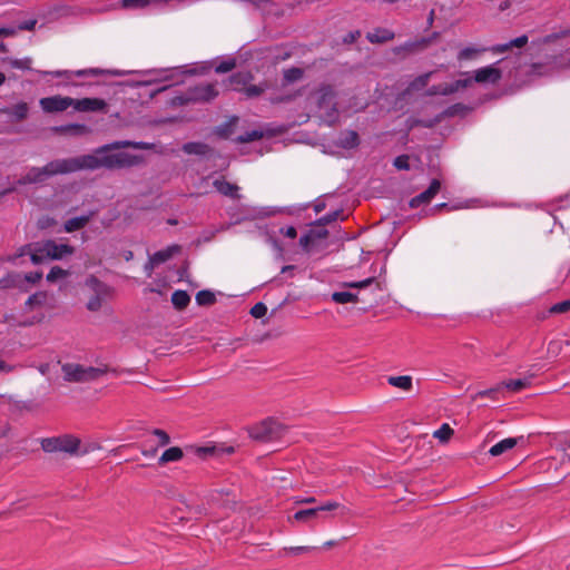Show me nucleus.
Segmentation results:
<instances>
[{
    "label": "nucleus",
    "mask_w": 570,
    "mask_h": 570,
    "mask_svg": "<svg viewBox=\"0 0 570 570\" xmlns=\"http://www.w3.org/2000/svg\"><path fill=\"white\" fill-rule=\"evenodd\" d=\"M68 274V271H65L59 266H53L47 275V281L53 283L58 279L67 277Z\"/></svg>",
    "instance_id": "f704fd0d"
},
{
    "label": "nucleus",
    "mask_w": 570,
    "mask_h": 570,
    "mask_svg": "<svg viewBox=\"0 0 570 570\" xmlns=\"http://www.w3.org/2000/svg\"><path fill=\"white\" fill-rule=\"evenodd\" d=\"M183 150L189 155H206L209 147L203 142H187L183 146Z\"/></svg>",
    "instance_id": "cd10ccee"
},
{
    "label": "nucleus",
    "mask_w": 570,
    "mask_h": 570,
    "mask_svg": "<svg viewBox=\"0 0 570 570\" xmlns=\"http://www.w3.org/2000/svg\"><path fill=\"white\" fill-rule=\"evenodd\" d=\"M72 107L77 111H101L105 110L107 104L104 99L100 98H82V99H73Z\"/></svg>",
    "instance_id": "ddd939ff"
},
{
    "label": "nucleus",
    "mask_w": 570,
    "mask_h": 570,
    "mask_svg": "<svg viewBox=\"0 0 570 570\" xmlns=\"http://www.w3.org/2000/svg\"><path fill=\"white\" fill-rule=\"evenodd\" d=\"M230 492L228 490H214L210 495H209V499L210 501H217L218 500V497L219 495H229Z\"/></svg>",
    "instance_id": "bf43d9fd"
},
{
    "label": "nucleus",
    "mask_w": 570,
    "mask_h": 570,
    "mask_svg": "<svg viewBox=\"0 0 570 570\" xmlns=\"http://www.w3.org/2000/svg\"><path fill=\"white\" fill-rule=\"evenodd\" d=\"M267 313V307L265 304L263 303H256L252 309H250V314L252 316H254L255 318H261L263 316H265Z\"/></svg>",
    "instance_id": "c03bdc74"
},
{
    "label": "nucleus",
    "mask_w": 570,
    "mask_h": 570,
    "mask_svg": "<svg viewBox=\"0 0 570 570\" xmlns=\"http://www.w3.org/2000/svg\"><path fill=\"white\" fill-rule=\"evenodd\" d=\"M373 282H374V278H366L361 282L345 283L344 286L351 287V288H364V287H367L368 285H371Z\"/></svg>",
    "instance_id": "8fccbe9b"
},
{
    "label": "nucleus",
    "mask_w": 570,
    "mask_h": 570,
    "mask_svg": "<svg viewBox=\"0 0 570 570\" xmlns=\"http://www.w3.org/2000/svg\"><path fill=\"white\" fill-rule=\"evenodd\" d=\"M32 59L27 57L23 59H11L10 65L12 68L16 69H24L30 70L31 69Z\"/></svg>",
    "instance_id": "ea45409f"
},
{
    "label": "nucleus",
    "mask_w": 570,
    "mask_h": 570,
    "mask_svg": "<svg viewBox=\"0 0 570 570\" xmlns=\"http://www.w3.org/2000/svg\"><path fill=\"white\" fill-rule=\"evenodd\" d=\"M53 130L56 132L66 134V135H85L89 131L85 125H80V124H71V125L55 127Z\"/></svg>",
    "instance_id": "5701e85b"
},
{
    "label": "nucleus",
    "mask_w": 570,
    "mask_h": 570,
    "mask_svg": "<svg viewBox=\"0 0 570 570\" xmlns=\"http://www.w3.org/2000/svg\"><path fill=\"white\" fill-rule=\"evenodd\" d=\"M16 35L14 28H0V37H11Z\"/></svg>",
    "instance_id": "680f3d73"
},
{
    "label": "nucleus",
    "mask_w": 570,
    "mask_h": 570,
    "mask_svg": "<svg viewBox=\"0 0 570 570\" xmlns=\"http://www.w3.org/2000/svg\"><path fill=\"white\" fill-rule=\"evenodd\" d=\"M500 385H503V389L517 393L524 389H527L530 385V380L528 379H518V380H510L504 381L500 383Z\"/></svg>",
    "instance_id": "b1692460"
},
{
    "label": "nucleus",
    "mask_w": 570,
    "mask_h": 570,
    "mask_svg": "<svg viewBox=\"0 0 570 570\" xmlns=\"http://www.w3.org/2000/svg\"><path fill=\"white\" fill-rule=\"evenodd\" d=\"M340 507H341V504L336 501H327L322 505L297 511L293 515V520H295L297 522H307L309 519L316 517L318 512L333 511V510L338 509Z\"/></svg>",
    "instance_id": "9b49d317"
},
{
    "label": "nucleus",
    "mask_w": 570,
    "mask_h": 570,
    "mask_svg": "<svg viewBox=\"0 0 570 570\" xmlns=\"http://www.w3.org/2000/svg\"><path fill=\"white\" fill-rule=\"evenodd\" d=\"M104 147H108V154L109 155H119V154H122V155H127L129 156L131 159V163L129 165H125V166H115V167H106L107 169H118V168H126V167H131V166H135L137 164L140 163V157L137 156V155H132V154H129V153H126V151H114L115 149H119V148H124V147H134V148H138V149H148L150 146L149 144L147 142H131V141H128V140H124V141H116L114 144H109V145H105Z\"/></svg>",
    "instance_id": "0eeeda50"
},
{
    "label": "nucleus",
    "mask_w": 570,
    "mask_h": 570,
    "mask_svg": "<svg viewBox=\"0 0 570 570\" xmlns=\"http://www.w3.org/2000/svg\"><path fill=\"white\" fill-rule=\"evenodd\" d=\"M510 49H511L510 43L507 42V43H502V45L492 46L489 50L492 51L493 53H503Z\"/></svg>",
    "instance_id": "5fc2aeb1"
},
{
    "label": "nucleus",
    "mask_w": 570,
    "mask_h": 570,
    "mask_svg": "<svg viewBox=\"0 0 570 570\" xmlns=\"http://www.w3.org/2000/svg\"><path fill=\"white\" fill-rule=\"evenodd\" d=\"M473 81H474L473 77H466L464 79H459V80H456V87H459V90L463 89V88H468L472 85Z\"/></svg>",
    "instance_id": "13d9d810"
},
{
    "label": "nucleus",
    "mask_w": 570,
    "mask_h": 570,
    "mask_svg": "<svg viewBox=\"0 0 570 570\" xmlns=\"http://www.w3.org/2000/svg\"><path fill=\"white\" fill-rule=\"evenodd\" d=\"M311 110L323 121L332 125L338 118V110L335 101V92L328 85H323L308 97Z\"/></svg>",
    "instance_id": "f03ea898"
},
{
    "label": "nucleus",
    "mask_w": 570,
    "mask_h": 570,
    "mask_svg": "<svg viewBox=\"0 0 570 570\" xmlns=\"http://www.w3.org/2000/svg\"><path fill=\"white\" fill-rule=\"evenodd\" d=\"M37 24V20L35 19H31V20H27V21H23L22 23L19 24V29L20 30H33Z\"/></svg>",
    "instance_id": "4d7b16f0"
},
{
    "label": "nucleus",
    "mask_w": 570,
    "mask_h": 570,
    "mask_svg": "<svg viewBox=\"0 0 570 570\" xmlns=\"http://www.w3.org/2000/svg\"><path fill=\"white\" fill-rule=\"evenodd\" d=\"M387 382L390 385L405 392L411 391L413 386L412 377L410 375L390 376Z\"/></svg>",
    "instance_id": "412c9836"
},
{
    "label": "nucleus",
    "mask_w": 570,
    "mask_h": 570,
    "mask_svg": "<svg viewBox=\"0 0 570 570\" xmlns=\"http://www.w3.org/2000/svg\"><path fill=\"white\" fill-rule=\"evenodd\" d=\"M569 309H570V301H563V302L552 305L550 308V312L558 314V313H566Z\"/></svg>",
    "instance_id": "de8ad7c7"
},
{
    "label": "nucleus",
    "mask_w": 570,
    "mask_h": 570,
    "mask_svg": "<svg viewBox=\"0 0 570 570\" xmlns=\"http://www.w3.org/2000/svg\"><path fill=\"white\" fill-rule=\"evenodd\" d=\"M214 187L216 188V190L219 194H222L224 196H227L230 198H239L238 186L235 184H232L225 179H216L214 181Z\"/></svg>",
    "instance_id": "f3484780"
},
{
    "label": "nucleus",
    "mask_w": 570,
    "mask_h": 570,
    "mask_svg": "<svg viewBox=\"0 0 570 570\" xmlns=\"http://www.w3.org/2000/svg\"><path fill=\"white\" fill-rule=\"evenodd\" d=\"M153 434L157 436L160 446L169 444L170 438L164 430L155 429Z\"/></svg>",
    "instance_id": "a18cd8bd"
},
{
    "label": "nucleus",
    "mask_w": 570,
    "mask_h": 570,
    "mask_svg": "<svg viewBox=\"0 0 570 570\" xmlns=\"http://www.w3.org/2000/svg\"><path fill=\"white\" fill-rule=\"evenodd\" d=\"M459 91V87H456V81L451 83H442L438 86H433L429 89L430 95H442L449 96Z\"/></svg>",
    "instance_id": "393cba45"
},
{
    "label": "nucleus",
    "mask_w": 570,
    "mask_h": 570,
    "mask_svg": "<svg viewBox=\"0 0 570 570\" xmlns=\"http://www.w3.org/2000/svg\"><path fill=\"white\" fill-rule=\"evenodd\" d=\"M303 76V70L299 68H289L284 71V79L286 82H295Z\"/></svg>",
    "instance_id": "e433bc0d"
},
{
    "label": "nucleus",
    "mask_w": 570,
    "mask_h": 570,
    "mask_svg": "<svg viewBox=\"0 0 570 570\" xmlns=\"http://www.w3.org/2000/svg\"><path fill=\"white\" fill-rule=\"evenodd\" d=\"M453 430L448 424H443L439 430L434 432V438L445 442L450 439Z\"/></svg>",
    "instance_id": "58836bf2"
},
{
    "label": "nucleus",
    "mask_w": 570,
    "mask_h": 570,
    "mask_svg": "<svg viewBox=\"0 0 570 570\" xmlns=\"http://www.w3.org/2000/svg\"><path fill=\"white\" fill-rule=\"evenodd\" d=\"M394 35L390 30H375L373 32L367 33V39L372 43L385 42L392 40Z\"/></svg>",
    "instance_id": "bb28decb"
},
{
    "label": "nucleus",
    "mask_w": 570,
    "mask_h": 570,
    "mask_svg": "<svg viewBox=\"0 0 570 570\" xmlns=\"http://www.w3.org/2000/svg\"><path fill=\"white\" fill-rule=\"evenodd\" d=\"M33 264H40L46 259H61L65 256L72 255L75 248L68 244H57L55 240H45L27 246Z\"/></svg>",
    "instance_id": "7ed1b4c3"
},
{
    "label": "nucleus",
    "mask_w": 570,
    "mask_h": 570,
    "mask_svg": "<svg viewBox=\"0 0 570 570\" xmlns=\"http://www.w3.org/2000/svg\"><path fill=\"white\" fill-rule=\"evenodd\" d=\"M42 277V274L39 273V272H36V273H29L26 275V279L30 283H37L38 281H40Z\"/></svg>",
    "instance_id": "052dcab7"
},
{
    "label": "nucleus",
    "mask_w": 570,
    "mask_h": 570,
    "mask_svg": "<svg viewBox=\"0 0 570 570\" xmlns=\"http://www.w3.org/2000/svg\"><path fill=\"white\" fill-rule=\"evenodd\" d=\"M39 105L47 114L61 112L72 107L73 98L56 95L41 98Z\"/></svg>",
    "instance_id": "6e6552de"
},
{
    "label": "nucleus",
    "mask_w": 570,
    "mask_h": 570,
    "mask_svg": "<svg viewBox=\"0 0 570 570\" xmlns=\"http://www.w3.org/2000/svg\"><path fill=\"white\" fill-rule=\"evenodd\" d=\"M332 299L337 304L357 302V296L348 291L334 292Z\"/></svg>",
    "instance_id": "c756f323"
},
{
    "label": "nucleus",
    "mask_w": 570,
    "mask_h": 570,
    "mask_svg": "<svg viewBox=\"0 0 570 570\" xmlns=\"http://www.w3.org/2000/svg\"><path fill=\"white\" fill-rule=\"evenodd\" d=\"M314 237V233L313 232H309L305 235H303L301 238H299V245L303 247V248H307L309 246V243L312 242Z\"/></svg>",
    "instance_id": "6e6d98bb"
},
{
    "label": "nucleus",
    "mask_w": 570,
    "mask_h": 570,
    "mask_svg": "<svg viewBox=\"0 0 570 570\" xmlns=\"http://www.w3.org/2000/svg\"><path fill=\"white\" fill-rule=\"evenodd\" d=\"M502 78V71L497 67V63L479 68L473 71V80L478 83L495 85Z\"/></svg>",
    "instance_id": "1a4fd4ad"
},
{
    "label": "nucleus",
    "mask_w": 570,
    "mask_h": 570,
    "mask_svg": "<svg viewBox=\"0 0 570 570\" xmlns=\"http://www.w3.org/2000/svg\"><path fill=\"white\" fill-rule=\"evenodd\" d=\"M515 445H517V439L507 438L504 440H501L493 446H491V449L489 450V453L492 456H499V455L503 454L504 452L513 449Z\"/></svg>",
    "instance_id": "6ab92c4d"
},
{
    "label": "nucleus",
    "mask_w": 570,
    "mask_h": 570,
    "mask_svg": "<svg viewBox=\"0 0 570 570\" xmlns=\"http://www.w3.org/2000/svg\"><path fill=\"white\" fill-rule=\"evenodd\" d=\"M394 166L397 169H409V157L407 156H399L394 160Z\"/></svg>",
    "instance_id": "3c124183"
},
{
    "label": "nucleus",
    "mask_w": 570,
    "mask_h": 570,
    "mask_svg": "<svg viewBox=\"0 0 570 570\" xmlns=\"http://www.w3.org/2000/svg\"><path fill=\"white\" fill-rule=\"evenodd\" d=\"M179 249H180L179 246L173 245V246H169V247H167L165 249L156 252L154 255H151L149 257V265H151V267H156V266L167 262L176 253H178Z\"/></svg>",
    "instance_id": "dca6fc26"
},
{
    "label": "nucleus",
    "mask_w": 570,
    "mask_h": 570,
    "mask_svg": "<svg viewBox=\"0 0 570 570\" xmlns=\"http://www.w3.org/2000/svg\"><path fill=\"white\" fill-rule=\"evenodd\" d=\"M262 137H263V132L262 131H259V130H250V131L245 132L244 135H240L237 138V141H239V142H249V141L258 140Z\"/></svg>",
    "instance_id": "4c0bfd02"
},
{
    "label": "nucleus",
    "mask_w": 570,
    "mask_h": 570,
    "mask_svg": "<svg viewBox=\"0 0 570 570\" xmlns=\"http://www.w3.org/2000/svg\"><path fill=\"white\" fill-rule=\"evenodd\" d=\"M189 302L190 297L185 291H175L171 295V303L177 309H184Z\"/></svg>",
    "instance_id": "a878e982"
},
{
    "label": "nucleus",
    "mask_w": 570,
    "mask_h": 570,
    "mask_svg": "<svg viewBox=\"0 0 570 570\" xmlns=\"http://www.w3.org/2000/svg\"><path fill=\"white\" fill-rule=\"evenodd\" d=\"M184 456L183 450L178 446L167 449L159 458V464L164 465L169 462H177Z\"/></svg>",
    "instance_id": "4be33fe9"
},
{
    "label": "nucleus",
    "mask_w": 570,
    "mask_h": 570,
    "mask_svg": "<svg viewBox=\"0 0 570 570\" xmlns=\"http://www.w3.org/2000/svg\"><path fill=\"white\" fill-rule=\"evenodd\" d=\"M283 430L284 429L281 423L273 419H266L261 423L253 425L249 429V435L254 440L267 442L281 438Z\"/></svg>",
    "instance_id": "39448f33"
},
{
    "label": "nucleus",
    "mask_w": 570,
    "mask_h": 570,
    "mask_svg": "<svg viewBox=\"0 0 570 570\" xmlns=\"http://www.w3.org/2000/svg\"><path fill=\"white\" fill-rule=\"evenodd\" d=\"M358 137L355 131H348L345 134V138L343 140L344 147H354L357 145Z\"/></svg>",
    "instance_id": "49530a36"
},
{
    "label": "nucleus",
    "mask_w": 570,
    "mask_h": 570,
    "mask_svg": "<svg viewBox=\"0 0 570 570\" xmlns=\"http://www.w3.org/2000/svg\"><path fill=\"white\" fill-rule=\"evenodd\" d=\"M130 159L129 156L122 154L109 155L108 147H99L91 154L55 159L43 167H32L19 179V184L42 183L52 176L67 175L79 170H96L100 169V167L125 166L131 163Z\"/></svg>",
    "instance_id": "f257e3e1"
},
{
    "label": "nucleus",
    "mask_w": 570,
    "mask_h": 570,
    "mask_svg": "<svg viewBox=\"0 0 570 570\" xmlns=\"http://www.w3.org/2000/svg\"><path fill=\"white\" fill-rule=\"evenodd\" d=\"M199 305H210L215 302V295L209 291H200L196 295Z\"/></svg>",
    "instance_id": "c9c22d12"
},
{
    "label": "nucleus",
    "mask_w": 570,
    "mask_h": 570,
    "mask_svg": "<svg viewBox=\"0 0 570 570\" xmlns=\"http://www.w3.org/2000/svg\"><path fill=\"white\" fill-rule=\"evenodd\" d=\"M552 65L559 70L570 68V48L560 57L554 58Z\"/></svg>",
    "instance_id": "473e14b6"
},
{
    "label": "nucleus",
    "mask_w": 570,
    "mask_h": 570,
    "mask_svg": "<svg viewBox=\"0 0 570 570\" xmlns=\"http://www.w3.org/2000/svg\"><path fill=\"white\" fill-rule=\"evenodd\" d=\"M80 441L72 435H61L48 438L41 441V448L45 452H66L73 454L78 451Z\"/></svg>",
    "instance_id": "423d86ee"
},
{
    "label": "nucleus",
    "mask_w": 570,
    "mask_h": 570,
    "mask_svg": "<svg viewBox=\"0 0 570 570\" xmlns=\"http://www.w3.org/2000/svg\"><path fill=\"white\" fill-rule=\"evenodd\" d=\"M315 502H316V499L314 497L301 498L295 501L296 504H309V503H315Z\"/></svg>",
    "instance_id": "e2e57ef3"
},
{
    "label": "nucleus",
    "mask_w": 570,
    "mask_h": 570,
    "mask_svg": "<svg viewBox=\"0 0 570 570\" xmlns=\"http://www.w3.org/2000/svg\"><path fill=\"white\" fill-rule=\"evenodd\" d=\"M63 379L68 382L95 381L106 374V367L83 366L77 363H66L61 366Z\"/></svg>",
    "instance_id": "20e7f679"
},
{
    "label": "nucleus",
    "mask_w": 570,
    "mask_h": 570,
    "mask_svg": "<svg viewBox=\"0 0 570 570\" xmlns=\"http://www.w3.org/2000/svg\"><path fill=\"white\" fill-rule=\"evenodd\" d=\"M52 224V220L50 218H42L39 220V226L41 228L49 227Z\"/></svg>",
    "instance_id": "338daca9"
},
{
    "label": "nucleus",
    "mask_w": 570,
    "mask_h": 570,
    "mask_svg": "<svg viewBox=\"0 0 570 570\" xmlns=\"http://www.w3.org/2000/svg\"><path fill=\"white\" fill-rule=\"evenodd\" d=\"M313 547L299 546V547H286L279 551L281 557H296L304 553H308L313 550Z\"/></svg>",
    "instance_id": "c85d7f7f"
},
{
    "label": "nucleus",
    "mask_w": 570,
    "mask_h": 570,
    "mask_svg": "<svg viewBox=\"0 0 570 570\" xmlns=\"http://www.w3.org/2000/svg\"><path fill=\"white\" fill-rule=\"evenodd\" d=\"M121 2L124 8L134 9L146 7L151 0H122Z\"/></svg>",
    "instance_id": "a19ab883"
},
{
    "label": "nucleus",
    "mask_w": 570,
    "mask_h": 570,
    "mask_svg": "<svg viewBox=\"0 0 570 570\" xmlns=\"http://www.w3.org/2000/svg\"><path fill=\"white\" fill-rule=\"evenodd\" d=\"M441 189V181L439 179H433L426 190L421 193L420 195L413 197L410 200V206L412 208H416L421 206L422 204H428L431 202V199L440 191Z\"/></svg>",
    "instance_id": "4468645a"
},
{
    "label": "nucleus",
    "mask_w": 570,
    "mask_h": 570,
    "mask_svg": "<svg viewBox=\"0 0 570 570\" xmlns=\"http://www.w3.org/2000/svg\"><path fill=\"white\" fill-rule=\"evenodd\" d=\"M503 390V385H495L491 389H488V390H483V391H479L476 392L472 399L473 400H476V399H480V397H491V399H495L497 397V394L500 393L501 391Z\"/></svg>",
    "instance_id": "72a5a7b5"
},
{
    "label": "nucleus",
    "mask_w": 570,
    "mask_h": 570,
    "mask_svg": "<svg viewBox=\"0 0 570 570\" xmlns=\"http://www.w3.org/2000/svg\"><path fill=\"white\" fill-rule=\"evenodd\" d=\"M92 215L94 214L91 213L89 215H82L79 217H73V218L68 219L65 223V230L67 233H72V232L83 228L89 223Z\"/></svg>",
    "instance_id": "a211bd4d"
},
{
    "label": "nucleus",
    "mask_w": 570,
    "mask_h": 570,
    "mask_svg": "<svg viewBox=\"0 0 570 570\" xmlns=\"http://www.w3.org/2000/svg\"><path fill=\"white\" fill-rule=\"evenodd\" d=\"M463 108H464V107H463L462 105H455V106L451 107L450 109H446L445 115H446V116H449V115H454V114H456V111H458L459 109H463Z\"/></svg>",
    "instance_id": "69168bd1"
},
{
    "label": "nucleus",
    "mask_w": 570,
    "mask_h": 570,
    "mask_svg": "<svg viewBox=\"0 0 570 570\" xmlns=\"http://www.w3.org/2000/svg\"><path fill=\"white\" fill-rule=\"evenodd\" d=\"M510 48L517 47L522 48L528 43V37L527 36H520L511 41H509Z\"/></svg>",
    "instance_id": "603ef678"
},
{
    "label": "nucleus",
    "mask_w": 570,
    "mask_h": 570,
    "mask_svg": "<svg viewBox=\"0 0 570 570\" xmlns=\"http://www.w3.org/2000/svg\"><path fill=\"white\" fill-rule=\"evenodd\" d=\"M235 68V61L233 59L225 60L215 67L216 72L225 73Z\"/></svg>",
    "instance_id": "79ce46f5"
},
{
    "label": "nucleus",
    "mask_w": 570,
    "mask_h": 570,
    "mask_svg": "<svg viewBox=\"0 0 570 570\" xmlns=\"http://www.w3.org/2000/svg\"><path fill=\"white\" fill-rule=\"evenodd\" d=\"M431 40L430 39H421L419 41H414V42H410V43H406V48L410 50V51H416V50H420V49H424L426 48L429 45H430Z\"/></svg>",
    "instance_id": "37998d69"
},
{
    "label": "nucleus",
    "mask_w": 570,
    "mask_h": 570,
    "mask_svg": "<svg viewBox=\"0 0 570 570\" xmlns=\"http://www.w3.org/2000/svg\"><path fill=\"white\" fill-rule=\"evenodd\" d=\"M432 71L430 72H426V73H423L419 77H416L411 83H410V89L411 90H420L422 88H424L429 81H430V78L432 76Z\"/></svg>",
    "instance_id": "2f4dec72"
},
{
    "label": "nucleus",
    "mask_w": 570,
    "mask_h": 570,
    "mask_svg": "<svg viewBox=\"0 0 570 570\" xmlns=\"http://www.w3.org/2000/svg\"><path fill=\"white\" fill-rule=\"evenodd\" d=\"M97 70H79L76 72L77 76H86V75H97Z\"/></svg>",
    "instance_id": "774afa93"
},
{
    "label": "nucleus",
    "mask_w": 570,
    "mask_h": 570,
    "mask_svg": "<svg viewBox=\"0 0 570 570\" xmlns=\"http://www.w3.org/2000/svg\"><path fill=\"white\" fill-rule=\"evenodd\" d=\"M487 48L481 47H465L458 53L459 61L475 60L481 53L485 52Z\"/></svg>",
    "instance_id": "aec40b11"
},
{
    "label": "nucleus",
    "mask_w": 570,
    "mask_h": 570,
    "mask_svg": "<svg viewBox=\"0 0 570 570\" xmlns=\"http://www.w3.org/2000/svg\"><path fill=\"white\" fill-rule=\"evenodd\" d=\"M0 115L6 116L11 122H20L28 118L29 105L24 101H19L12 106L0 108Z\"/></svg>",
    "instance_id": "9d476101"
},
{
    "label": "nucleus",
    "mask_w": 570,
    "mask_h": 570,
    "mask_svg": "<svg viewBox=\"0 0 570 570\" xmlns=\"http://www.w3.org/2000/svg\"><path fill=\"white\" fill-rule=\"evenodd\" d=\"M279 233L284 235L285 237L294 239L297 236V230L293 226H288L286 228H281Z\"/></svg>",
    "instance_id": "864d4df0"
},
{
    "label": "nucleus",
    "mask_w": 570,
    "mask_h": 570,
    "mask_svg": "<svg viewBox=\"0 0 570 570\" xmlns=\"http://www.w3.org/2000/svg\"><path fill=\"white\" fill-rule=\"evenodd\" d=\"M252 76L248 72H237L230 77V85L233 89L240 90V86H245Z\"/></svg>",
    "instance_id": "7c9ffc66"
},
{
    "label": "nucleus",
    "mask_w": 570,
    "mask_h": 570,
    "mask_svg": "<svg viewBox=\"0 0 570 570\" xmlns=\"http://www.w3.org/2000/svg\"><path fill=\"white\" fill-rule=\"evenodd\" d=\"M87 284L95 291V295L88 301L87 307L89 311L96 312L101 307V294L106 292V286L95 277L88 279Z\"/></svg>",
    "instance_id": "2eb2a0df"
},
{
    "label": "nucleus",
    "mask_w": 570,
    "mask_h": 570,
    "mask_svg": "<svg viewBox=\"0 0 570 570\" xmlns=\"http://www.w3.org/2000/svg\"><path fill=\"white\" fill-rule=\"evenodd\" d=\"M218 95L215 85L205 83L197 86L189 90L188 100L193 101H209Z\"/></svg>",
    "instance_id": "f8f14e48"
},
{
    "label": "nucleus",
    "mask_w": 570,
    "mask_h": 570,
    "mask_svg": "<svg viewBox=\"0 0 570 570\" xmlns=\"http://www.w3.org/2000/svg\"><path fill=\"white\" fill-rule=\"evenodd\" d=\"M41 75H51L55 77H62L68 73V71H38Z\"/></svg>",
    "instance_id": "0e129e2a"
},
{
    "label": "nucleus",
    "mask_w": 570,
    "mask_h": 570,
    "mask_svg": "<svg viewBox=\"0 0 570 570\" xmlns=\"http://www.w3.org/2000/svg\"><path fill=\"white\" fill-rule=\"evenodd\" d=\"M264 90H265L264 86L250 85V86L245 87V94L247 97L259 96L262 92H264Z\"/></svg>",
    "instance_id": "09e8293b"
}]
</instances>
